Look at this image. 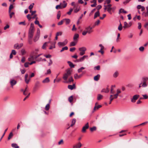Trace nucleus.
<instances>
[{
    "label": "nucleus",
    "mask_w": 148,
    "mask_h": 148,
    "mask_svg": "<svg viewBox=\"0 0 148 148\" xmlns=\"http://www.w3.org/2000/svg\"><path fill=\"white\" fill-rule=\"evenodd\" d=\"M112 5L110 4H108L106 5H104V8L105 10H107L108 12L110 14H112V12H114L116 7L114 6L112 7Z\"/></svg>",
    "instance_id": "f257e3e1"
},
{
    "label": "nucleus",
    "mask_w": 148,
    "mask_h": 148,
    "mask_svg": "<svg viewBox=\"0 0 148 148\" xmlns=\"http://www.w3.org/2000/svg\"><path fill=\"white\" fill-rule=\"evenodd\" d=\"M34 30L35 29L34 24L33 23H31L29 30L28 37L29 38L33 37L34 32Z\"/></svg>",
    "instance_id": "f03ea898"
},
{
    "label": "nucleus",
    "mask_w": 148,
    "mask_h": 148,
    "mask_svg": "<svg viewBox=\"0 0 148 148\" xmlns=\"http://www.w3.org/2000/svg\"><path fill=\"white\" fill-rule=\"evenodd\" d=\"M92 29V28L90 26L86 27L85 29V30H84L82 33V35L85 36L87 33L89 34H90L93 32Z\"/></svg>",
    "instance_id": "7ed1b4c3"
},
{
    "label": "nucleus",
    "mask_w": 148,
    "mask_h": 148,
    "mask_svg": "<svg viewBox=\"0 0 148 148\" xmlns=\"http://www.w3.org/2000/svg\"><path fill=\"white\" fill-rule=\"evenodd\" d=\"M71 71L69 70H67L66 71V73H65L63 75V78L65 80H66L69 76L71 74Z\"/></svg>",
    "instance_id": "20e7f679"
},
{
    "label": "nucleus",
    "mask_w": 148,
    "mask_h": 148,
    "mask_svg": "<svg viewBox=\"0 0 148 148\" xmlns=\"http://www.w3.org/2000/svg\"><path fill=\"white\" fill-rule=\"evenodd\" d=\"M79 50L80 52L79 53V55L82 56L85 54V51L86 50V49L84 47L79 48Z\"/></svg>",
    "instance_id": "39448f33"
},
{
    "label": "nucleus",
    "mask_w": 148,
    "mask_h": 148,
    "mask_svg": "<svg viewBox=\"0 0 148 148\" xmlns=\"http://www.w3.org/2000/svg\"><path fill=\"white\" fill-rule=\"evenodd\" d=\"M68 42V41L66 39H65L63 42H59L58 43V45L59 47H61L65 45Z\"/></svg>",
    "instance_id": "423d86ee"
},
{
    "label": "nucleus",
    "mask_w": 148,
    "mask_h": 148,
    "mask_svg": "<svg viewBox=\"0 0 148 148\" xmlns=\"http://www.w3.org/2000/svg\"><path fill=\"white\" fill-rule=\"evenodd\" d=\"M23 45V43H21L20 44H19L18 43H17L15 44L14 45V49H18L21 48Z\"/></svg>",
    "instance_id": "0eeeda50"
},
{
    "label": "nucleus",
    "mask_w": 148,
    "mask_h": 148,
    "mask_svg": "<svg viewBox=\"0 0 148 148\" xmlns=\"http://www.w3.org/2000/svg\"><path fill=\"white\" fill-rule=\"evenodd\" d=\"M28 75L27 74H26L25 76V81L27 84H28L30 80V77H29V78H28Z\"/></svg>",
    "instance_id": "6e6552de"
},
{
    "label": "nucleus",
    "mask_w": 148,
    "mask_h": 148,
    "mask_svg": "<svg viewBox=\"0 0 148 148\" xmlns=\"http://www.w3.org/2000/svg\"><path fill=\"white\" fill-rule=\"evenodd\" d=\"M89 127V124L88 123H87L83 127L82 131L83 132H85L86 131V130L88 129Z\"/></svg>",
    "instance_id": "1a4fd4ad"
},
{
    "label": "nucleus",
    "mask_w": 148,
    "mask_h": 148,
    "mask_svg": "<svg viewBox=\"0 0 148 148\" xmlns=\"http://www.w3.org/2000/svg\"><path fill=\"white\" fill-rule=\"evenodd\" d=\"M139 97V95H134L131 99V101L133 103L135 102L136 101V100Z\"/></svg>",
    "instance_id": "9d476101"
},
{
    "label": "nucleus",
    "mask_w": 148,
    "mask_h": 148,
    "mask_svg": "<svg viewBox=\"0 0 148 148\" xmlns=\"http://www.w3.org/2000/svg\"><path fill=\"white\" fill-rule=\"evenodd\" d=\"M88 56L87 55H84L83 57H81L79 59H78L77 61H80V62H82L84 61L85 58H88Z\"/></svg>",
    "instance_id": "9b49d317"
},
{
    "label": "nucleus",
    "mask_w": 148,
    "mask_h": 148,
    "mask_svg": "<svg viewBox=\"0 0 148 148\" xmlns=\"http://www.w3.org/2000/svg\"><path fill=\"white\" fill-rule=\"evenodd\" d=\"M16 81L13 79H11L10 81V83L11 86L13 87V86L16 84Z\"/></svg>",
    "instance_id": "f8f14e48"
},
{
    "label": "nucleus",
    "mask_w": 148,
    "mask_h": 148,
    "mask_svg": "<svg viewBox=\"0 0 148 148\" xmlns=\"http://www.w3.org/2000/svg\"><path fill=\"white\" fill-rule=\"evenodd\" d=\"M82 146L81 143L79 142L77 144L74 145L73 146V148H80Z\"/></svg>",
    "instance_id": "ddd939ff"
},
{
    "label": "nucleus",
    "mask_w": 148,
    "mask_h": 148,
    "mask_svg": "<svg viewBox=\"0 0 148 148\" xmlns=\"http://www.w3.org/2000/svg\"><path fill=\"white\" fill-rule=\"evenodd\" d=\"M79 34H75L74 36L73 39L74 41L77 42L78 40V38H79Z\"/></svg>",
    "instance_id": "4468645a"
},
{
    "label": "nucleus",
    "mask_w": 148,
    "mask_h": 148,
    "mask_svg": "<svg viewBox=\"0 0 148 148\" xmlns=\"http://www.w3.org/2000/svg\"><path fill=\"white\" fill-rule=\"evenodd\" d=\"M40 82L39 81H37L35 83V86L34 89V90H36V89L39 86Z\"/></svg>",
    "instance_id": "2eb2a0df"
},
{
    "label": "nucleus",
    "mask_w": 148,
    "mask_h": 148,
    "mask_svg": "<svg viewBox=\"0 0 148 148\" xmlns=\"http://www.w3.org/2000/svg\"><path fill=\"white\" fill-rule=\"evenodd\" d=\"M109 89L107 87L106 88L103 89L101 92L107 93L109 92Z\"/></svg>",
    "instance_id": "dca6fc26"
},
{
    "label": "nucleus",
    "mask_w": 148,
    "mask_h": 148,
    "mask_svg": "<svg viewBox=\"0 0 148 148\" xmlns=\"http://www.w3.org/2000/svg\"><path fill=\"white\" fill-rule=\"evenodd\" d=\"M97 104V103H95V106L94 107V109H93V112L95 111L96 110H97L99 108L101 107L102 106L101 105H99L97 106H96V104Z\"/></svg>",
    "instance_id": "f3484780"
},
{
    "label": "nucleus",
    "mask_w": 148,
    "mask_h": 148,
    "mask_svg": "<svg viewBox=\"0 0 148 148\" xmlns=\"http://www.w3.org/2000/svg\"><path fill=\"white\" fill-rule=\"evenodd\" d=\"M100 77V75L99 74H97L94 77V80L95 81H98L99 80Z\"/></svg>",
    "instance_id": "a211bd4d"
},
{
    "label": "nucleus",
    "mask_w": 148,
    "mask_h": 148,
    "mask_svg": "<svg viewBox=\"0 0 148 148\" xmlns=\"http://www.w3.org/2000/svg\"><path fill=\"white\" fill-rule=\"evenodd\" d=\"M39 37L40 36L38 34H36L34 39V42L37 41L38 40Z\"/></svg>",
    "instance_id": "6ab92c4d"
},
{
    "label": "nucleus",
    "mask_w": 148,
    "mask_h": 148,
    "mask_svg": "<svg viewBox=\"0 0 148 148\" xmlns=\"http://www.w3.org/2000/svg\"><path fill=\"white\" fill-rule=\"evenodd\" d=\"M50 81L49 77L46 78L45 79L43 80L42 81L43 83H47L49 82Z\"/></svg>",
    "instance_id": "aec40b11"
},
{
    "label": "nucleus",
    "mask_w": 148,
    "mask_h": 148,
    "mask_svg": "<svg viewBox=\"0 0 148 148\" xmlns=\"http://www.w3.org/2000/svg\"><path fill=\"white\" fill-rule=\"evenodd\" d=\"M34 60V56L32 55H31L28 58V60L29 61H33Z\"/></svg>",
    "instance_id": "412c9836"
},
{
    "label": "nucleus",
    "mask_w": 148,
    "mask_h": 148,
    "mask_svg": "<svg viewBox=\"0 0 148 148\" xmlns=\"http://www.w3.org/2000/svg\"><path fill=\"white\" fill-rule=\"evenodd\" d=\"M77 42L76 41H73L71 42L69 46L70 47L74 46H75Z\"/></svg>",
    "instance_id": "4be33fe9"
},
{
    "label": "nucleus",
    "mask_w": 148,
    "mask_h": 148,
    "mask_svg": "<svg viewBox=\"0 0 148 148\" xmlns=\"http://www.w3.org/2000/svg\"><path fill=\"white\" fill-rule=\"evenodd\" d=\"M100 15V13L99 11L96 12L94 14V18L95 19L97 17L99 16Z\"/></svg>",
    "instance_id": "5701e85b"
},
{
    "label": "nucleus",
    "mask_w": 148,
    "mask_h": 148,
    "mask_svg": "<svg viewBox=\"0 0 148 148\" xmlns=\"http://www.w3.org/2000/svg\"><path fill=\"white\" fill-rule=\"evenodd\" d=\"M119 13V14L121 13H123L125 14L127 13V12L124 10V9L121 8L120 9Z\"/></svg>",
    "instance_id": "b1692460"
},
{
    "label": "nucleus",
    "mask_w": 148,
    "mask_h": 148,
    "mask_svg": "<svg viewBox=\"0 0 148 148\" xmlns=\"http://www.w3.org/2000/svg\"><path fill=\"white\" fill-rule=\"evenodd\" d=\"M75 87V85L74 84L73 85H69L68 86V88L71 90H73Z\"/></svg>",
    "instance_id": "393cba45"
},
{
    "label": "nucleus",
    "mask_w": 148,
    "mask_h": 148,
    "mask_svg": "<svg viewBox=\"0 0 148 148\" xmlns=\"http://www.w3.org/2000/svg\"><path fill=\"white\" fill-rule=\"evenodd\" d=\"M147 12H144V15L145 17L148 16V6H147L146 8Z\"/></svg>",
    "instance_id": "a878e982"
},
{
    "label": "nucleus",
    "mask_w": 148,
    "mask_h": 148,
    "mask_svg": "<svg viewBox=\"0 0 148 148\" xmlns=\"http://www.w3.org/2000/svg\"><path fill=\"white\" fill-rule=\"evenodd\" d=\"M56 8L57 9L62 8V3H60V5H57L56 6Z\"/></svg>",
    "instance_id": "bb28decb"
},
{
    "label": "nucleus",
    "mask_w": 148,
    "mask_h": 148,
    "mask_svg": "<svg viewBox=\"0 0 148 148\" xmlns=\"http://www.w3.org/2000/svg\"><path fill=\"white\" fill-rule=\"evenodd\" d=\"M63 20L66 21V25L69 24L71 21L70 19L69 18H64L63 19Z\"/></svg>",
    "instance_id": "cd10ccee"
},
{
    "label": "nucleus",
    "mask_w": 148,
    "mask_h": 148,
    "mask_svg": "<svg viewBox=\"0 0 148 148\" xmlns=\"http://www.w3.org/2000/svg\"><path fill=\"white\" fill-rule=\"evenodd\" d=\"M142 79L143 82H146L147 81H148V77H143L142 78Z\"/></svg>",
    "instance_id": "c85d7f7f"
},
{
    "label": "nucleus",
    "mask_w": 148,
    "mask_h": 148,
    "mask_svg": "<svg viewBox=\"0 0 148 148\" xmlns=\"http://www.w3.org/2000/svg\"><path fill=\"white\" fill-rule=\"evenodd\" d=\"M80 9V7H78V6L76 7L74 10V12L75 13L79 11Z\"/></svg>",
    "instance_id": "c756f323"
},
{
    "label": "nucleus",
    "mask_w": 148,
    "mask_h": 148,
    "mask_svg": "<svg viewBox=\"0 0 148 148\" xmlns=\"http://www.w3.org/2000/svg\"><path fill=\"white\" fill-rule=\"evenodd\" d=\"M103 97V96L102 95L99 94H98L97 95V99L98 100H100L102 99Z\"/></svg>",
    "instance_id": "7c9ffc66"
},
{
    "label": "nucleus",
    "mask_w": 148,
    "mask_h": 148,
    "mask_svg": "<svg viewBox=\"0 0 148 148\" xmlns=\"http://www.w3.org/2000/svg\"><path fill=\"white\" fill-rule=\"evenodd\" d=\"M68 63L69 64V66L71 68H74V65L70 61H68Z\"/></svg>",
    "instance_id": "2f4dec72"
},
{
    "label": "nucleus",
    "mask_w": 148,
    "mask_h": 148,
    "mask_svg": "<svg viewBox=\"0 0 148 148\" xmlns=\"http://www.w3.org/2000/svg\"><path fill=\"white\" fill-rule=\"evenodd\" d=\"M50 108V104L49 103H48L46 106L45 108V110H48Z\"/></svg>",
    "instance_id": "473e14b6"
},
{
    "label": "nucleus",
    "mask_w": 148,
    "mask_h": 148,
    "mask_svg": "<svg viewBox=\"0 0 148 148\" xmlns=\"http://www.w3.org/2000/svg\"><path fill=\"white\" fill-rule=\"evenodd\" d=\"M32 38L28 37V42L29 44H32Z\"/></svg>",
    "instance_id": "72a5a7b5"
},
{
    "label": "nucleus",
    "mask_w": 148,
    "mask_h": 148,
    "mask_svg": "<svg viewBox=\"0 0 148 148\" xmlns=\"http://www.w3.org/2000/svg\"><path fill=\"white\" fill-rule=\"evenodd\" d=\"M12 147L14 148H19V147L15 143H13L12 144Z\"/></svg>",
    "instance_id": "f704fd0d"
},
{
    "label": "nucleus",
    "mask_w": 148,
    "mask_h": 148,
    "mask_svg": "<svg viewBox=\"0 0 148 148\" xmlns=\"http://www.w3.org/2000/svg\"><path fill=\"white\" fill-rule=\"evenodd\" d=\"M119 75V73L117 71L115 72L113 75V76L114 77H117Z\"/></svg>",
    "instance_id": "c9c22d12"
},
{
    "label": "nucleus",
    "mask_w": 148,
    "mask_h": 148,
    "mask_svg": "<svg viewBox=\"0 0 148 148\" xmlns=\"http://www.w3.org/2000/svg\"><path fill=\"white\" fill-rule=\"evenodd\" d=\"M85 69V68L83 67H82L78 69L77 71L78 73H80L82 72V70Z\"/></svg>",
    "instance_id": "e433bc0d"
},
{
    "label": "nucleus",
    "mask_w": 148,
    "mask_h": 148,
    "mask_svg": "<svg viewBox=\"0 0 148 148\" xmlns=\"http://www.w3.org/2000/svg\"><path fill=\"white\" fill-rule=\"evenodd\" d=\"M13 135V134L12 132H10L9 134L8 137V140H10L12 137Z\"/></svg>",
    "instance_id": "4c0bfd02"
},
{
    "label": "nucleus",
    "mask_w": 148,
    "mask_h": 148,
    "mask_svg": "<svg viewBox=\"0 0 148 148\" xmlns=\"http://www.w3.org/2000/svg\"><path fill=\"white\" fill-rule=\"evenodd\" d=\"M61 13L60 11H58V12L57 14V18L58 19H59Z\"/></svg>",
    "instance_id": "58836bf2"
},
{
    "label": "nucleus",
    "mask_w": 148,
    "mask_h": 148,
    "mask_svg": "<svg viewBox=\"0 0 148 148\" xmlns=\"http://www.w3.org/2000/svg\"><path fill=\"white\" fill-rule=\"evenodd\" d=\"M96 130V127L95 126H94L90 128V130L91 132H92Z\"/></svg>",
    "instance_id": "ea45409f"
},
{
    "label": "nucleus",
    "mask_w": 148,
    "mask_h": 148,
    "mask_svg": "<svg viewBox=\"0 0 148 148\" xmlns=\"http://www.w3.org/2000/svg\"><path fill=\"white\" fill-rule=\"evenodd\" d=\"M47 42H45L44 44L43 45H42V48L43 49H46V47L47 46Z\"/></svg>",
    "instance_id": "a19ab883"
},
{
    "label": "nucleus",
    "mask_w": 148,
    "mask_h": 148,
    "mask_svg": "<svg viewBox=\"0 0 148 148\" xmlns=\"http://www.w3.org/2000/svg\"><path fill=\"white\" fill-rule=\"evenodd\" d=\"M122 28L123 27L122 24L121 23H120V25L118 27V29L119 31H121L122 30Z\"/></svg>",
    "instance_id": "79ce46f5"
},
{
    "label": "nucleus",
    "mask_w": 148,
    "mask_h": 148,
    "mask_svg": "<svg viewBox=\"0 0 148 148\" xmlns=\"http://www.w3.org/2000/svg\"><path fill=\"white\" fill-rule=\"evenodd\" d=\"M68 49V47L67 46H65L64 47H63L62 49L60 51V52H62L64 50H67Z\"/></svg>",
    "instance_id": "37998d69"
},
{
    "label": "nucleus",
    "mask_w": 148,
    "mask_h": 148,
    "mask_svg": "<svg viewBox=\"0 0 148 148\" xmlns=\"http://www.w3.org/2000/svg\"><path fill=\"white\" fill-rule=\"evenodd\" d=\"M34 5V3H33L31 4L29 7V9L30 10H31L33 7Z\"/></svg>",
    "instance_id": "c03bdc74"
},
{
    "label": "nucleus",
    "mask_w": 148,
    "mask_h": 148,
    "mask_svg": "<svg viewBox=\"0 0 148 148\" xmlns=\"http://www.w3.org/2000/svg\"><path fill=\"white\" fill-rule=\"evenodd\" d=\"M123 27L125 28L128 27V23L127 22H124V25Z\"/></svg>",
    "instance_id": "a18cd8bd"
},
{
    "label": "nucleus",
    "mask_w": 148,
    "mask_h": 148,
    "mask_svg": "<svg viewBox=\"0 0 148 148\" xmlns=\"http://www.w3.org/2000/svg\"><path fill=\"white\" fill-rule=\"evenodd\" d=\"M147 85L146 82H143L141 86L143 87H146L147 86Z\"/></svg>",
    "instance_id": "49530a36"
},
{
    "label": "nucleus",
    "mask_w": 148,
    "mask_h": 148,
    "mask_svg": "<svg viewBox=\"0 0 148 148\" xmlns=\"http://www.w3.org/2000/svg\"><path fill=\"white\" fill-rule=\"evenodd\" d=\"M73 11V9L72 8H70L69 10V11L68 12H67V14H68V15H70L71 14V12Z\"/></svg>",
    "instance_id": "de8ad7c7"
},
{
    "label": "nucleus",
    "mask_w": 148,
    "mask_h": 148,
    "mask_svg": "<svg viewBox=\"0 0 148 148\" xmlns=\"http://www.w3.org/2000/svg\"><path fill=\"white\" fill-rule=\"evenodd\" d=\"M73 100V97L72 96L70 97L69 98V101L70 102H71Z\"/></svg>",
    "instance_id": "09e8293b"
},
{
    "label": "nucleus",
    "mask_w": 148,
    "mask_h": 148,
    "mask_svg": "<svg viewBox=\"0 0 148 148\" xmlns=\"http://www.w3.org/2000/svg\"><path fill=\"white\" fill-rule=\"evenodd\" d=\"M13 8V5H10L9 9V12L10 13L11 10Z\"/></svg>",
    "instance_id": "8fccbe9b"
},
{
    "label": "nucleus",
    "mask_w": 148,
    "mask_h": 148,
    "mask_svg": "<svg viewBox=\"0 0 148 148\" xmlns=\"http://www.w3.org/2000/svg\"><path fill=\"white\" fill-rule=\"evenodd\" d=\"M64 143V141L63 139L61 140L58 142V144L59 145H60L61 144H63Z\"/></svg>",
    "instance_id": "3c124183"
},
{
    "label": "nucleus",
    "mask_w": 148,
    "mask_h": 148,
    "mask_svg": "<svg viewBox=\"0 0 148 148\" xmlns=\"http://www.w3.org/2000/svg\"><path fill=\"white\" fill-rule=\"evenodd\" d=\"M73 78L72 77H70L69 79V81L68 82V83L69 82H73Z\"/></svg>",
    "instance_id": "603ef678"
},
{
    "label": "nucleus",
    "mask_w": 148,
    "mask_h": 148,
    "mask_svg": "<svg viewBox=\"0 0 148 148\" xmlns=\"http://www.w3.org/2000/svg\"><path fill=\"white\" fill-rule=\"evenodd\" d=\"M143 96V99H148V96H147V95H142Z\"/></svg>",
    "instance_id": "864d4df0"
},
{
    "label": "nucleus",
    "mask_w": 148,
    "mask_h": 148,
    "mask_svg": "<svg viewBox=\"0 0 148 148\" xmlns=\"http://www.w3.org/2000/svg\"><path fill=\"white\" fill-rule=\"evenodd\" d=\"M37 19L38 18L36 17V20L34 22V23L36 24H37L38 25L39 24H40V23H39V21L37 20Z\"/></svg>",
    "instance_id": "5fc2aeb1"
},
{
    "label": "nucleus",
    "mask_w": 148,
    "mask_h": 148,
    "mask_svg": "<svg viewBox=\"0 0 148 148\" xmlns=\"http://www.w3.org/2000/svg\"><path fill=\"white\" fill-rule=\"evenodd\" d=\"M21 53L22 55H23L25 53V51L24 49H22L21 51Z\"/></svg>",
    "instance_id": "6e6d98bb"
},
{
    "label": "nucleus",
    "mask_w": 148,
    "mask_h": 148,
    "mask_svg": "<svg viewBox=\"0 0 148 148\" xmlns=\"http://www.w3.org/2000/svg\"><path fill=\"white\" fill-rule=\"evenodd\" d=\"M56 42H55L53 44V46H52V45L49 48L50 49H53V48H55V45Z\"/></svg>",
    "instance_id": "4d7b16f0"
},
{
    "label": "nucleus",
    "mask_w": 148,
    "mask_h": 148,
    "mask_svg": "<svg viewBox=\"0 0 148 148\" xmlns=\"http://www.w3.org/2000/svg\"><path fill=\"white\" fill-rule=\"evenodd\" d=\"M96 69L97 70H99L100 69V66L99 65L95 67L94 69Z\"/></svg>",
    "instance_id": "13d9d810"
},
{
    "label": "nucleus",
    "mask_w": 148,
    "mask_h": 148,
    "mask_svg": "<svg viewBox=\"0 0 148 148\" xmlns=\"http://www.w3.org/2000/svg\"><path fill=\"white\" fill-rule=\"evenodd\" d=\"M74 78L75 79H77L79 78L78 75H77V74H75L74 75Z\"/></svg>",
    "instance_id": "bf43d9fd"
},
{
    "label": "nucleus",
    "mask_w": 148,
    "mask_h": 148,
    "mask_svg": "<svg viewBox=\"0 0 148 148\" xmlns=\"http://www.w3.org/2000/svg\"><path fill=\"white\" fill-rule=\"evenodd\" d=\"M16 52L14 50H12V51L11 53L14 55H15L16 54Z\"/></svg>",
    "instance_id": "052dcab7"
},
{
    "label": "nucleus",
    "mask_w": 148,
    "mask_h": 148,
    "mask_svg": "<svg viewBox=\"0 0 148 148\" xmlns=\"http://www.w3.org/2000/svg\"><path fill=\"white\" fill-rule=\"evenodd\" d=\"M62 34V32H59L57 33L56 35L57 36H58L59 35L61 36Z\"/></svg>",
    "instance_id": "680f3d73"
},
{
    "label": "nucleus",
    "mask_w": 148,
    "mask_h": 148,
    "mask_svg": "<svg viewBox=\"0 0 148 148\" xmlns=\"http://www.w3.org/2000/svg\"><path fill=\"white\" fill-rule=\"evenodd\" d=\"M100 22V21L99 20H98L97 21H96L95 24V25L96 26L97 25H98Z\"/></svg>",
    "instance_id": "e2e57ef3"
},
{
    "label": "nucleus",
    "mask_w": 148,
    "mask_h": 148,
    "mask_svg": "<svg viewBox=\"0 0 148 148\" xmlns=\"http://www.w3.org/2000/svg\"><path fill=\"white\" fill-rule=\"evenodd\" d=\"M144 27L148 30V22L145 24L144 25Z\"/></svg>",
    "instance_id": "0e129e2a"
},
{
    "label": "nucleus",
    "mask_w": 148,
    "mask_h": 148,
    "mask_svg": "<svg viewBox=\"0 0 148 148\" xmlns=\"http://www.w3.org/2000/svg\"><path fill=\"white\" fill-rule=\"evenodd\" d=\"M76 119H73L72 120L71 123L74 124H75L76 122Z\"/></svg>",
    "instance_id": "69168bd1"
},
{
    "label": "nucleus",
    "mask_w": 148,
    "mask_h": 148,
    "mask_svg": "<svg viewBox=\"0 0 148 148\" xmlns=\"http://www.w3.org/2000/svg\"><path fill=\"white\" fill-rule=\"evenodd\" d=\"M53 64V61L51 59H50L49 62L48 63V66H50Z\"/></svg>",
    "instance_id": "338daca9"
},
{
    "label": "nucleus",
    "mask_w": 148,
    "mask_h": 148,
    "mask_svg": "<svg viewBox=\"0 0 148 148\" xmlns=\"http://www.w3.org/2000/svg\"><path fill=\"white\" fill-rule=\"evenodd\" d=\"M144 49V48L143 47H139V50L140 51H143Z\"/></svg>",
    "instance_id": "774afa93"
}]
</instances>
